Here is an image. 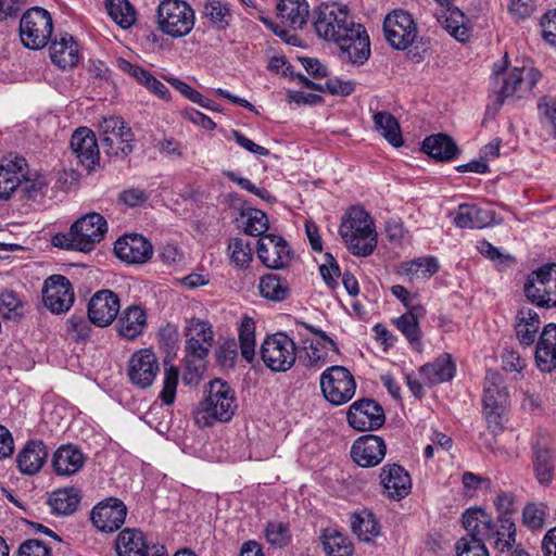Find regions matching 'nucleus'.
Returning a JSON list of instances; mask_svg holds the SVG:
<instances>
[{
	"instance_id": "obj_1",
	"label": "nucleus",
	"mask_w": 556,
	"mask_h": 556,
	"mask_svg": "<svg viewBox=\"0 0 556 556\" xmlns=\"http://www.w3.org/2000/svg\"><path fill=\"white\" fill-rule=\"evenodd\" d=\"M317 36L339 47L342 61L363 65L370 56V40L365 27L356 23L346 5L321 4L314 10Z\"/></svg>"
},
{
	"instance_id": "obj_2",
	"label": "nucleus",
	"mask_w": 556,
	"mask_h": 556,
	"mask_svg": "<svg viewBox=\"0 0 556 556\" xmlns=\"http://www.w3.org/2000/svg\"><path fill=\"white\" fill-rule=\"evenodd\" d=\"M462 520L470 538L483 544L489 542L500 552L510 549L516 542V526L508 516L493 519L485 510L477 508L466 510Z\"/></svg>"
},
{
	"instance_id": "obj_3",
	"label": "nucleus",
	"mask_w": 556,
	"mask_h": 556,
	"mask_svg": "<svg viewBox=\"0 0 556 556\" xmlns=\"http://www.w3.org/2000/svg\"><path fill=\"white\" fill-rule=\"evenodd\" d=\"M186 338L185 367L187 372L184 376L186 383H198L205 369V358L214 343V331L212 325L200 318L186 320L184 328Z\"/></svg>"
},
{
	"instance_id": "obj_4",
	"label": "nucleus",
	"mask_w": 556,
	"mask_h": 556,
	"mask_svg": "<svg viewBox=\"0 0 556 556\" xmlns=\"http://www.w3.org/2000/svg\"><path fill=\"white\" fill-rule=\"evenodd\" d=\"M205 397L195 412V422L200 427H208L216 421H229L237 409L233 389L222 379H214L204 390Z\"/></svg>"
},
{
	"instance_id": "obj_5",
	"label": "nucleus",
	"mask_w": 556,
	"mask_h": 556,
	"mask_svg": "<svg viewBox=\"0 0 556 556\" xmlns=\"http://www.w3.org/2000/svg\"><path fill=\"white\" fill-rule=\"evenodd\" d=\"M108 232L105 218L99 213H88L78 218L68 232H59L52 237V244L64 250L90 252L101 242Z\"/></svg>"
},
{
	"instance_id": "obj_6",
	"label": "nucleus",
	"mask_w": 556,
	"mask_h": 556,
	"mask_svg": "<svg viewBox=\"0 0 556 556\" xmlns=\"http://www.w3.org/2000/svg\"><path fill=\"white\" fill-rule=\"evenodd\" d=\"M541 78V73L531 65L514 66L511 70H494L492 92L502 105L505 101L527 97Z\"/></svg>"
},
{
	"instance_id": "obj_7",
	"label": "nucleus",
	"mask_w": 556,
	"mask_h": 556,
	"mask_svg": "<svg viewBox=\"0 0 556 556\" xmlns=\"http://www.w3.org/2000/svg\"><path fill=\"white\" fill-rule=\"evenodd\" d=\"M194 23V10L184 0H163L156 9L157 29L172 38L187 36Z\"/></svg>"
},
{
	"instance_id": "obj_8",
	"label": "nucleus",
	"mask_w": 556,
	"mask_h": 556,
	"mask_svg": "<svg viewBox=\"0 0 556 556\" xmlns=\"http://www.w3.org/2000/svg\"><path fill=\"white\" fill-rule=\"evenodd\" d=\"M53 23L50 13L39 7L26 11L20 21L22 43L33 50L43 48L52 36Z\"/></svg>"
},
{
	"instance_id": "obj_9",
	"label": "nucleus",
	"mask_w": 556,
	"mask_h": 556,
	"mask_svg": "<svg viewBox=\"0 0 556 556\" xmlns=\"http://www.w3.org/2000/svg\"><path fill=\"white\" fill-rule=\"evenodd\" d=\"M265 366L275 372L288 371L296 361V345L286 333L268 336L260 350Z\"/></svg>"
},
{
	"instance_id": "obj_10",
	"label": "nucleus",
	"mask_w": 556,
	"mask_h": 556,
	"mask_svg": "<svg viewBox=\"0 0 556 556\" xmlns=\"http://www.w3.org/2000/svg\"><path fill=\"white\" fill-rule=\"evenodd\" d=\"M320 389L325 399L333 405L348 403L355 394L356 382L343 366H331L320 376Z\"/></svg>"
},
{
	"instance_id": "obj_11",
	"label": "nucleus",
	"mask_w": 556,
	"mask_h": 556,
	"mask_svg": "<svg viewBox=\"0 0 556 556\" xmlns=\"http://www.w3.org/2000/svg\"><path fill=\"white\" fill-rule=\"evenodd\" d=\"M386 40L396 50L407 49L417 37V25L412 15L403 10H394L383 22Z\"/></svg>"
},
{
	"instance_id": "obj_12",
	"label": "nucleus",
	"mask_w": 556,
	"mask_h": 556,
	"mask_svg": "<svg viewBox=\"0 0 556 556\" xmlns=\"http://www.w3.org/2000/svg\"><path fill=\"white\" fill-rule=\"evenodd\" d=\"M74 300V289L68 278L63 275H52L45 280L42 301L51 313L63 314L67 312Z\"/></svg>"
},
{
	"instance_id": "obj_13",
	"label": "nucleus",
	"mask_w": 556,
	"mask_h": 556,
	"mask_svg": "<svg viewBox=\"0 0 556 556\" xmlns=\"http://www.w3.org/2000/svg\"><path fill=\"white\" fill-rule=\"evenodd\" d=\"M350 426L358 431L379 429L386 421L383 408L371 399L354 402L346 414Z\"/></svg>"
},
{
	"instance_id": "obj_14",
	"label": "nucleus",
	"mask_w": 556,
	"mask_h": 556,
	"mask_svg": "<svg viewBox=\"0 0 556 556\" xmlns=\"http://www.w3.org/2000/svg\"><path fill=\"white\" fill-rule=\"evenodd\" d=\"M256 252L261 262L273 269L288 266L293 255L287 241L274 233L262 236L257 240Z\"/></svg>"
},
{
	"instance_id": "obj_15",
	"label": "nucleus",
	"mask_w": 556,
	"mask_h": 556,
	"mask_svg": "<svg viewBox=\"0 0 556 556\" xmlns=\"http://www.w3.org/2000/svg\"><path fill=\"white\" fill-rule=\"evenodd\" d=\"M551 440L547 434L539 432L532 443V468L536 481L547 486L554 479L556 460L551 452Z\"/></svg>"
},
{
	"instance_id": "obj_16",
	"label": "nucleus",
	"mask_w": 556,
	"mask_h": 556,
	"mask_svg": "<svg viewBox=\"0 0 556 556\" xmlns=\"http://www.w3.org/2000/svg\"><path fill=\"white\" fill-rule=\"evenodd\" d=\"M127 507L116 497L100 502L91 510V521L100 531L111 533L118 530L125 522Z\"/></svg>"
},
{
	"instance_id": "obj_17",
	"label": "nucleus",
	"mask_w": 556,
	"mask_h": 556,
	"mask_svg": "<svg viewBox=\"0 0 556 556\" xmlns=\"http://www.w3.org/2000/svg\"><path fill=\"white\" fill-rule=\"evenodd\" d=\"M121 309L119 298L109 289L97 291L88 303V318L98 327L111 325Z\"/></svg>"
},
{
	"instance_id": "obj_18",
	"label": "nucleus",
	"mask_w": 556,
	"mask_h": 556,
	"mask_svg": "<svg viewBox=\"0 0 556 556\" xmlns=\"http://www.w3.org/2000/svg\"><path fill=\"white\" fill-rule=\"evenodd\" d=\"M159 370L157 357L149 349H142L134 353L129 359L128 377L140 389L151 387Z\"/></svg>"
},
{
	"instance_id": "obj_19",
	"label": "nucleus",
	"mask_w": 556,
	"mask_h": 556,
	"mask_svg": "<svg viewBox=\"0 0 556 556\" xmlns=\"http://www.w3.org/2000/svg\"><path fill=\"white\" fill-rule=\"evenodd\" d=\"M451 215L455 226L458 228L482 229L503 223V217L496 214V212L476 204H459Z\"/></svg>"
},
{
	"instance_id": "obj_20",
	"label": "nucleus",
	"mask_w": 556,
	"mask_h": 556,
	"mask_svg": "<svg viewBox=\"0 0 556 556\" xmlns=\"http://www.w3.org/2000/svg\"><path fill=\"white\" fill-rule=\"evenodd\" d=\"M118 556H168L163 545H148L144 534L136 529H124L116 539Z\"/></svg>"
},
{
	"instance_id": "obj_21",
	"label": "nucleus",
	"mask_w": 556,
	"mask_h": 556,
	"mask_svg": "<svg viewBox=\"0 0 556 556\" xmlns=\"http://www.w3.org/2000/svg\"><path fill=\"white\" fill-rule=\"evenodd\" d=\"M387 452L384 441L375 434L358 438L351 447V457L361 467L368 468L379 465Z\"/></svg>"
},
{
	"instance_id": "obj_22",
	"label": "nucleus",
	"mask_w": 556,
	"mask_h": 556,
	"mask_svg": "<svg viewBox=\"0 0 556 556\" xmlns=\"http://www.w3.org/2000/svg\"><path fill=\"white\" fill-rule=\"evenodd\" d=\"M114 252L123 262L143 264L152 256V245L141 235H125L114 243Z\"/></svg>"
},
{
	"instance_id": "obj_23",
	"label": "nucleus",
	"mask_w": 556,
	"mask_h": 556,
	"mask_svg": "<svg viewBox=\"0 0 556 556\" xmlns=\"http://www.w3.org/2000/svg\"><path fill=\"white\" fill-rule=\"evenodd\" d=\"M27 163L21 156H5L0 162V199L9 200L21 184L27 170Z\"/></svg>"
},
{
	"instance_id": "obj_24",
	"label": "nucleus",
	"mask_w": 556,
	"mask_h": 556,
	"mask_svg": "<svg viewBox=\"0 0 556 556\" xmlns=\"http://www.w3.org/2000/svg\"><path fill=\"white\" fill-rule=\"evenodd\" d=\"M383 493L391 500L401 501L407 496L412 489L408 472L397 464H388L380 473Z\"/></svg>"
},
{
	"instance_id": "obj_25",
	"label": "nucleus",
	"mask_w": 556,
	"mask_h": 556,
	"mask_svg": "<svg viewBox=\"0 0 556 556\" xmlns=\"http://www.w3.org/2000/svg\"><path fill=\"white\" fill-rule=\"evenodd\" d=\"M71 148L80 164L92 170L99 164V148L94 134L87 127L74 131L71 138Z\"/></svg>"
},
{
	"instance_id": "obj_26",
	"label": "nucleus",
	"mask_w": 556,
	"mask_h": 556,
	"mask_svg": "<svg viewBox=\"0 0 556 556\" xmlns=\"http://www.w3.org/2000/svg\"><path fill=\"white\" fill-rule=\"evenodd\" d=\"M49 52L51 61L62 70L76 66L80 60L79 46L67 33H61L51 40Z\"/></svg>"
},
{
	"instance_id": "obj_27",
	"label": "nucleus",
	"mask_w": 556,
	"mask_h": 556,
	"mask_svg": "<svg viewBox=\"0 0 556 556\" xmlns=\"http://www.w3.org/2000/svg\"><path fill=\"white\" fill-rule=\"evenodd\" d=\"M483 409L506 410L509 394L500 372L488 370L484 378Z\"/></svg>"
},
{
	"instance_id": "obj_28",
	"label": "nucleus",
	"mask_w": 556,
	"mask_h": 556,
	"mask_svg": "<svg viewBox=\"0 0 556 556\" xmlns=\"http://www.w3.org/2000/svg\"><path fill=\"white\" fill-rule=\"evenodd\" d=\"M48 455V448L42 441L30 440L16 457L17 467L24 475H35L42 468Z\"/></svg>"
},
{
	"instance_id": "obj_29",
	"label": "nucleus",
	"mask_w": 556,
	"mask_h": 556,
	"mask_svg": "<svg viewBox=\"0 0 556 556\" xmlns=\"http://www.w3.org/2000/svg\"><path fill=\"white\" fill-rule=\"evenodd\" d=\"M535 362L541 371L551 372L556 368V325L544 327L535 350Z\"/></svg>"
},
{
	"instance_id": "obj_30",
	"label": "nucleus",
	"mask_w": 556,
	"mask_h": 556,
	"mask_svg": "<svg viewBox=\"0 0 556 556\" xmlns=\"http://www.w3.org/2000/svg\"><path fill=\"white\" fill-rule=\"evenodd\" d=\"M301 326L319 337V340L312 342L308 348H305V355L300 357L301 362L305 367L320 368L327 363L326 344H329L334 352H338L337 343L320 329H316L305 323H301Z\"/></svg>"
},
{
	"instance_id": "obj_31",
	"label": "nucleus",
	"mask_w": 556,
	"mask_h": 556,
	"mask_svg": "<svg viewBox=\"0 0 556 556\" xmlns=\"http://www.w3.org/2000/svg\"><path fill=\"white\" fill-rule=\"evenodd\" d=\"M340 235L342 239H349L357 236L377 233L370 215L362 207H351L346 213V219L340 225Z\"/></svg>"
},
{
	"instance_id": "obj_32",
	"label": "nucleus",
	"mask_w": 556,
	"mask_h": 556,
	"mask_svg": "<svg viewBox=\"0 0 556 556\" xmlns=\"http://www.w3.org/2000/svg\"><path fill=\"white\" fill-rule=\"evenodd\" d=\"M147 327V313L139 305H129L123 309L117 319L116 328L121 337L134 340Z\"/></svg>"
},
{
	"instance_id": "obj_33",
	"label": "nucleus",
	"mask_w": 556,
	"mask_h": 556,
	"mask_svg": "<svg viewBox=\"0 0 556 556\" xmlns=\"http://www.w3.org/2000/svg\"><path fill=\"white\" fill-rule=\"evenodd\" d=\"M455 371V363L448 353L440 355L432 363L425 364L419 369L424 382L428 386H435L452 380Z\"/></svg>"
},
{
	"instance_id": "obj_34",
	"label": "nucleus",
	"mask_w": 556,
	"mask_h": 556,
	"mask_svg": "<svg viewBox=\"0 0 556 556\" xmlns=\"http://www.w3.org/2000/svg\"><path fill=\"white\" fill-rule=\"evenodd\" d=\"M425 315V307L420 304H416L410 306L405 314L395 320L396 328L404 334L409 344L418 351L421 350L419 319Z\"/></svg>"
},
{
	"instance_id": "obj_35",
	"label": "nucleus",
	"mask_w": 556,
	"mask_h": 556,
	"mask_svg": "<svg viewBox=\"0 0 556 556\" xmlns=\"http://www.w3.org/2000/svg\"><path fill=\"white\" fill-rule=\"evenodd\" d=\"M422 151L429 156L441 162H448L459 153L458 147L453 138L445 134H435L425 138Z\"/></svg>"
},
{
	"instance_id": "obj_36",
	"label": "nucleus",
	"mask_w": 556,
	"mask_h": 556,
	"mask_svg": "<svg viewBox=\"0 0 556 556\" xmlns=\"http://www.w3.org/2000/svg\"><path fill=\"white\" fill-rule=\"evenodd\" d=\"M83 453L73 445L59 447L52 458V466L59 476H72L78 472L84 466Z\"/></svg>"
},
{
	"instance_id": "obj_37",
	"label": "nucleus",
	"mask_w": 556,
	"mask_h": 556,
	"mask_svg": "<svg viewBox=\"0 0 556 556\" xmlns=\"http://www.w3.org/2000/svg\"><path fill=\"white\" fill-rule=\"evenodd\" d=\"M540 317L538 313L529 307H522L516 315V336L520 344L530 346L536 338L540 329Z\"/></svg>"
},
{
	"instance_id": "obj_38",
	"label": "nucleus",
	"mask_w": 556,
	"mask_h": 556,
	"mask_svg": "<svg viewBox=\"0 0 556 556\" xmlns=\"http://www.w3.org/2000/svg\"><path fill=\"white\" fill-rule=\"evenodd\" d=\"M80 498V490L75 486H68L53 491L49 496L48 504L53 514L67 516L76 511Z\"/></svg>"
},
{
	"instance_id": "obj_39",
	"label": "nucleus",
	"mask_w": 556,
	"mask_h": 556,
	"mask_svg": "<svg viewBox=\"0 0 556 556\" xmlns=\"http://www.w3.org/2000/svg\"><path fill=\"white\" fill-rule=\"evenodd\" d=\"M278 16L293 29H301L308 18V4L305 0H280L277 4Z\"/></svg>"
},
{
	"instance_id": "obj_40",
	"label": "nucleus",
	"mask_w": 556,
	"mask_h": 556,
	"mask_svg": "<svg viewBox=\"0 0 556 556\" xmlns=\"http://www.w3.org/2000/svg\"><path fill=\"white\" fill-rule=\"evenodd\" d=\"M320 540L329 556H351L353 554L354 546L351 540L334 528L324 529Z\"/></svg>"
},
{
	"instance_id": "obj_41",
	"label": "nucleus",
	"mask_w": 556,
	"mask_h": 556,
	"mask_svg": "<svg viewBox=\"0 0 556 556\" xmlns=\"http://www.w3.org/2000/svg\"><path fill=\"white\" fill-rule=\"evenodd\" d=\"M376 130L394 148L403 146L401 127L389 112H377L372 116Z\"/></svg>"
},
{
	"instance_id": "obj_42",
	"label": "nucleus",
	"mask_w": 556,
	"mask_h": 556,
	"mask_svg": "<svg viewBox=\"0 0 556 556\" xmlns=\"http://www.w3.org/2000/svg\"><path fill=\"white\" fill-rule=\"evenodd\" d=\"M546 265L532 271L525 283L523 290L527 299L533 304L545 307Z\"/></svg>"
},
{
	"instance_id": "obj_43",
	"label": "nucleus",
	"mask_w": 556,
	"mask_h": 556,
	"mask_svg": "<svg viewBox=\"0 0 556 556\" xmlns=\"http://www.w3.org/2000/svg\"><path fill=\"white\" fill-rule=\"evenodd\" d=\"M351 529L362 541L369 542L379 535L380 527L374 515L369 511L351 515Z\"/></svg>"
},
{
	"instance_id": "obj_44",
	"label": "nucleus",
	"mask_w": 556,
	"mask_h": 556,
	"mask_svg": "<svg viewBox=\"0 0 556 556\" xmlns=\"http://www.w3.org/2000/svg\"><path fill=\"white\" fill-rule=\"evenodd\" d=\"M134 134L128 127L117 135L108 136L101 139L102 147L106 154L114 156H127L132 151L131 141Z\"/></svg>"
},
{
	"instance_id": "obj_45",
	"label": "nucleus",
	"mask_w": 556,
	"mask_h": 556,
	"mask_svg": "<svg viewBox=\"0 0 556 556\" xmlns=\"http://www.w3.org/2000/svg\"><path fill=\"white\" fill-rule=\"evenodd\" d=\"M202 15L216 29H225L231 18L229 7L220 0H206L203 4Z\"/></svg>"
},
{
	"instance_id": "obj_46",
	"label": "nucleus",
	"mask_w": 556,
	"mask_h": 556,
	"mask_svg": "<svg viewBox=\"0 0 556 556\" xmlns=\"http://www.w3.org/2000/svg\"><path fill=\"white\" fill-rule=\"evenodd\" d=\"M105 7L111 18L122 28L127 29L134 25L136 12L127 0H106Z\"/></svg>"
},
{
	"instance_id": "obj_47",
	"label": "nucleus",
	"mask_w": 556,
	"mask_h": 556,
	"mask_svg": "<svg viewBox=\"0 0 556 556\" xmlns=\"http://www.w3.org/2000/svg\"><path fill=\"white\" fill-rule=\"evenodd\" d=\"M25 303L13 290L0 292V315L4 319L17 321L24 316Z\"/></svg>"
},
{
	"instance_id": "obj_48",
	"label": "nucleus",
	"mask_w": 556,
	"mask_h": 556,
	"mask_svg": "<svg viewBox=\"0 0 556 556\" xmlns=\"http://www.w3.org/2000/svg\"><path fill=\"white\" fill-rule=\"evenodd\" d=\"M48 182L45 176L34 172L30 173L27 168L25 176L22 178L17 190L14 193L21 194L22 199L36 200L45 193Z\"/></svg>"
},
{
	"instance_id": "obj_49",
	"label": "nucleus",
	"mask_w": 556,
	"mask_h": 556,
	"mask_svg": "<svg viewBox=\"0 0 556 556\" xmlns=\"http://www.w3.org/2000/svg\"><path fill=\"white\" fill-rule=\"evenodd\" d=\"M239 341L241 355L247 362L255 356V323L251 317H244L239 327Z\"/></svg>"
},
{
	"instance_id": "obj_50",
	"label": "nucleus",
	"mask_w": 556,
	"mask_h": 556,
	"mask_svg": "<svg viewBox=\"0 0 556 556\" xmlns=\"http://www.w3.org/2000/svg\"><path fill=\"white\" fill-rule=\"evenodd\" d=\"M258 288L262 296L271 301H282L289 292L287 283L275 274L263 276Z\"/></svg>"
},
{
	"instance_id": "obj_51",
	"label": "nucleus",
	"mask_w": 556,
	"mask_h": 556,
	"mask_svg": "<svg viewBox=\"0 0 556 556\" xmlns=\"http://www.w3.org/2000/svg\"><path fill=\"white\" fill-rule=\"evenodd\" d=\"M296 77L305 87L321 92L328 91L331 94L349 96L354 91V83L352 81H341L339 79H331L326 81L325 85H320L308 80L301 74H298Z\"/></svg>"
},
{
	"instance_id": "obj_52",
	"label": "nucleus",
	"mask_w": 556,
	"mask_h": 556,
	"mask_svg": "<svg viewBox=\"0 0 556 556\" xmlns=\"http://www.w3.org/2000/svg\"><path fill=\"white\" fill-rule=\"evenodd\" d=\"M477 249L480 254L495 263L498 268L514 265L516 260L508 253L501 252L496 247L486 240L478 241Z\"/></svg>"
},
{
	"instance_id": "obj_53",
	"label": "nucleus",
	"mask_w": 556,
	"mask_h": 556,
	"mask_svg": "<svg viewBox=\"0 0 556 556\" xmlns=\"http://www.w3.org/2000/svg\"><path fill=\"white\" fill-rule=\"evenodd\" d=\"M348 249L355 256L370 255L377 245V233L365 236H357L343 240Z\"/></svg>"
},
{
	"instance_id": "obj_54",
	"label": "nucleus",
	"mask_w": 556,
	"mask_h": 556,
	"mask_svg": "<svg viewBox=\"0 0 556 556\" xmlns=\"http://www.w3.org/2000/svg\"><path fill=\"white\" fill-rule=\"evenodd\" d=\"M238 358V344L235 339H227L216 351L217 364L224 369H232Z\"/></svg>"
},
{
	"instance_id": "obj_55",
	"label": "nucleus",
	"mask_w": 556,
	"mask_h": 556,
	"mask_svg": "<svg viewBox=\"0 0 556 556\" xmlns=\"http://www.w3.org/2000/svg\"><path fill=\"white\" fill-rule=\"evenodd\" d=\"M179 371L175 366H169L164 370L163 389L160 399L165 405H172L175 401L176 389L178 384Z\"/></svg>"
},
{
	"instance_id": "obj_56",
	"label": "nucleus",
	"mask_w": 556,
	"mask_h": 556,
	"mask_svg": "<svg viewBox=\"0 0 556 556\" xmlns=\"http://www.w3.org/2000/svg\"><path fill=\"white\" fill-rule=\"evenodd\" d=\"M228 249L230 250L231 261L240 267H245L252 261V249L249 242L241 238H235L230 241Z\"/></svg>"
},
{
	"instance_id": "obj_57",
	"label": "nucleus",
	"mask_w": 556,
	"mask_h": 556,
	"mask_svg": "<svg viewBox=\"0 0 556 556\" xmlns=\"http://www.w3.org/2000/svg\"><path fill=\"white\" fill-rule=\"evenodd\" d=\"M244 231L249 236H262L268 229V218L266 214L256 208H252L247 214Z\"/></svg>"
},
{
	"instance_id": "obj_58",
	"label": "nucleus",
	"mask_w": 556,
	"mask_h": 556,
	"mask_svg": "<svg viewBox=\"0 0 556 556\" xmlns=\"http://www.w3.org/2000/svg\"><path fill=\"white\" fill-rule=\"evenodd\" d=\"M265 536L273 546L282 547L290 540L289 527L281 521H270L265 529Z\"/></svg>"
},
{
	"instance_id": "obj_59",
	"label": "nucleus",
	"mask_w": 556,
	"mask_h": 556,
	"mask_svg": "<svg viewBox=\"0 0 556 556\" xmlns=\"http://www.w3.org/2000/svg\"><path fill=\"white\" fill-rule=\"evenodd\" d=\"M539 111L543 126L556 138V99L543 98L539 102Z\"/></svg>"
},
{
	"instance_id": "obj_60",
	"label": "nucleus",
	"mask_w": 556,
	"mask_h": 556,
	"mask_svg": "<svg viewBox=\"0 0 556 556\" xmlns=\"http://www.w3.org/2000/svg\"><path fill=\"white\" fill-rule=\"evenodd\" d=\"M457 556H489L485 544L478 539L462 538L456 543Z\"/></svg>"
},
{
	"instance_id": "obj_61",
	"label": "nucleus",
	"mask_w": 556,
	"mask_h": 556,
	"mask_svg": "<svg viewBox=\"0 0 556 556\" xmlns=\"http://www.w3.org/2000/svg\"><path fill=\"white\" fill-rule=\"evenodd\" d=\"M90 323L83 315H72L66 323L67 331L75 340H85L91 331Z\"/></svg>"
},
{
	"instance_id": "obj_62",
	"label": "nucleus",
	"mask_w": 556,
	"mask_h": 556,
	"mask_svg": "<svg viewBox=\"0 0 556 556\" xmlns=\"http://www.w3.org/2000/svg\"><path fill=\"white\" fill-rule=\"evenodd\" d=\"M523 523L530 529H540L544 525V505L530 504L523 508Z\"/></svg>"
},
{
	"instance_id": "obj_63",
	"label": "nucleus",
	"mask_w": 556,
	"mask_h": 556,
	"mask_svg": "<svg viewBox=\"0 0 556 556\" xmlns=\"http://www.w3.org/2000/svg\"><path fill=\"white\" fill-rule=\"evenodd\" d=\"M50 548L36 539L23 542L18 548V556H50Z\"/></svg>"
},
{
	"instance_id": "obj_64",
	"label": "nucleus",
	"mask_w": 556,
	"mask_h": 556,
	"mask_svg": "<svg viewBox=\"0 0 556 556\" xmlns=\"http://www.w3.org/2000/svg\"><path fill=\"white\" fill-rule=\"evenodd\" d=\"M543 38L556 46V9L547 11L541 18Z\"/></svg>"
}]
</instances>
